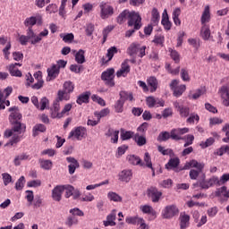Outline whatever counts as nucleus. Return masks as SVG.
Segmentation results:
<instances>
[{
    "instance_id": "f257e3e1",
    "label": "nucleus",
    "mask_w": 229,
    "mask_h": 229,
    "mask_svg": "<svg viewBox=\"0 0 229 229\" xmlns=\"http://www.w3.org/2000/svg\"><path fill=\"white\" fill-rule=\"evenodd\" d=\"M12 129H7L4 131V137L10 139L11 140L6 143V146H13L14 144H19L22 140V133H26V125L21 122H11Z\"/></svg>"
},
{
    "instance_id": "f03ea898",
    "label": "nucleus",
    "mask_w": 229,
    "mask_h": 229,
    "mask_svg": "<svg viewBox=\"0 0 229 229\" xmlns=\"http://www.w3.org/2000/svg\"><path fill=\"white\" fill-rule=\"evenodd\" d=\"M128 26H134V30H138L142 28V17L135 11L129 12Z\"/></svg>"
},
{
    "instance_id": "7ed1b4c3",
    "label": "nucleus",
    "mask_w": 229,
    "mask_h": 229,
    "mask_svg": "<svg viewBox=\"0 0 229 229\" xmlns=\"http://www.w3.org/2000/svg\"><path fill=\"white\" fill-rule=\"evenodd\" d=\"M115 70L114 68H108L106 71L103 72L101 74L102 81H105L107 87H115Z\"/></svg>"
},
{
    "instance_id": "20e7f679",
    "label": "nucleus",
    "mask_w": 229,
    "mask_h": 229,
    "mask_svg": "<svg viewBox=\"0 0 229 229\" xmlns=\"http://www.w3.org/2000/svg\"><path fill=\"white\" fill-rule=\"evenodd\" d=\"M87 138V129L83 126L75 127L69 133L68 139H76V140H83Z\"/></svg>"
},
{
    "instance_id": "39448f33",
    "label": "nucleus",
    "mask_w": 229,
    "mask_h": 229,
    "mask_svg": "<svg viewBox=\"0 0 229 229\" xmlns=\"http://www.w3.org/2000/svg\"><path fill=\"white\" fill-rule=\"evenodd\" d=\"M180 214V209L176 205L172 204L165 206V208L162 210L161 216L163 219H173L174 216H178Z\"/></svg>"
},
{
    "instance_id": "423d86ee",
    "label": "nucleus",
    "mask_w": 229,
    "mask_h": 229,
    "mask_svg": "<svg viewBox=\"0 0 229 229\" xmlns=\"http://www.w3.org/2000/svg\"><path fill=\"white\" fill-rule=\"evenodd\" d=\"M179 83L180 81L178 80H173L170 83V89L173 90L175 98H180V96H182V94L187 90V86H185V84L178 86Z\"/></svg>"
},
{
    "instance_id": "0eeeda50",
    "label": "nucleus",
    "mask_w": 229,
    "mask_h": 229,
    "mask_svg": "<svg viewBox=\"0 0 229 229\" xmlns=\"http://www.w3.org/2000/svg\"><path fill=\"white\" fill-rule=\"evenodd\" d=\"M100 8V17L101 19H109L114 15V7L105 2H101L99 4Z\"/></svg>"
},
{
    "instance_id": "6e6552de",
    "label": "nucleus",
    "mask_w": 229,
    "mask_h": 229,
    "mask_svg": "<svg viewBox=\"0 0 229 229\" xmlns=\"http://www.w3.org/2000/svg\"><path fill=\"white\" fill-rule=\"evenodd\" d=\"M174 107L178 112L180 117L187 119L191 115V107L180 104L178 101L174 102Z\"/></svg>"
},
{
    "instance_id": "1a4fd4ad",
    "label": "nucleus",
    "mask_w": 229,
    "mask_h": 229,
    "mask_svg": "<svg viewBox=\"0 0 229 229\" xmlns=\"http://www.w3.org/2000/svg\"><path fill=\"white\" fill-rule=\"evenodd\" d=\"M185 133H189V128H176L171 131V139L172 140H185V138L182 137V135H185Z\"/></svg>"
},
{
    "instance_id": "9d476101",
    "label": "nucleus",
    "mask_w": 229,
    "mask_h": 229,
    "mask_svg": "<svg viewBox=\"0 0 229 229\" xmlns=\"http://www.w3.org/2000/svg\"><path fill=\"white\" fill-rule=\"evenodd\" d=\"M147 106L148 108H158L165 106V101L162 98H155V97H148L146 98Z\"/></svg>"
},
{
    "instance_id": "9b49d317",
    "label": "nucleus",
    "mask_w": 229,
    "mask_h": 229,
    "mask_svg": "<svg viewBox=\"0 0 229 229\" xmlns=\"http://www.w3.org/2000/svg\"><path fill=\"white\" fill-rule=\"evenodd\" d=\"M130 60L129 59H125L122 64H121V69H119L116 72V76L117 78H126V76H128V74H130V71H131V66H130Z\"/></svg>"
},
{
    "instance_id": "f8f14e48",
    "label": "nucleus",
    "mask_w": 229,
    "mask_h": 229,
    "mask_svg": "<svg viewBox=\"0 0 229 229\" xmlns=\"http://www.w3.org/2000/svg\"><path fill=\"white\" fill-rule=\"evenodd\" d=\"M9 112H12L9 116L10 123H20L21 121H22V114L19 111V107H10Z\"/></svg>"
},
{
    "instance_id": "ddd939ff",
    "label": "nucleus",
    "mask_w": 229,
    "mask_h": 229,
    "mask_svg": "<svg viewBox=\"0 0 229 229\" xmlns=\"http://www.w3.org/2000/svg\"><path fill=\"white\" fill-rule=\"evenodd\" d=\"M131 178H133V171L131 169H124L118 174V180L124 183H130Z\"/></svg>"
},
{
    "instance_id": "4468645a",
    "label": "nucleus",
    "mask_w": 229,
    "mask_h": 229,
    "mask_svg": "<svg viewBox=\"0 0 229 229\" xmlns=\"http://www.w3.org/2000/svg\"><path fill=\"white\" fill-rule=\"evenodd\" d=\"M148 196L152 199L153 203H158L160 198H162V192L156 187H151L148 190Z\"/></svg>"
},
{
    "instance_id": "2eb2a0df",
    "label": "nucleus",
    "mask_w": 229,
    "mask_h": 229,
    "mask_svg": "<svg viewBox=\"0 0 229 229\" xmlns=\"http://www.w3.org/2000/svg\"><path fill=\"white\" fill-rule=\"evenodd\" d=\"M219 94L223 99L224 106H229V86L225 85L219 89Z\"/></svg>"
},
{
    "instance_id": "dca6fc26",
    "label": "nucleus",
    "mask_w": 229,
    "mask_h": 229,
    "mask_svg": "<svg viewBox=\"0 0 229 229\" xmlns=\"http://www.w3.org/2000/svg\"><path fill=\"white\" fill-rule=\"evenodd\" d=\"M66 161L70 164L68 165L69 174H74V173H76V169L80 167V163L72 157H66Z\"/></svg>"
},
{
    "instance_id": "f3484780",
    "label": "nucleus",
    "mask_w": 229,
    "mask_h": 229,
    "mask_svg": "<svg viewBox=\"0 0 229 229\" xmlns=\"http://www.w3.org/2000/svg\"><path fill=\"white\" fill-rule=\"evenodd\" d=\"M34 78L37 81V82L31 85V89H33L34 90H39V89H42L44 87V80H42V72H36L34 73Z\"/></svg>"
},
{
    "instance_id": "a211bd4d",
    "label": "nucleus",
    "mask_w": 229,
    "mask_h": 229,
    "mask_svg": "<svg viewBox=\"0 0 229 229\" xmlns=\"http://www.w3.org/2000/svg\"><path fill=\"white\" fill-rule=\"evenodd\" d=\"M52 119H62V112H60V102L55 100L52 108L50 109Z\"/></svg>"
},
{
    "instance_id": "6ab92c4d",
    "label": "nucleus",
    "mask_w": 229,
    "mask_h": 229,
    "mask_svg": "<svg viewBox=\"0 0 229 229\" xmlns=\"http://www.w3.org/2000/svg\"><path fill=\"white\" fill-rule=\"evenodd\" d=\"M140 210L143 214H148V216H151L150 221H153V219H157V211L153 209V207L149 205H143L140 207Z\"/></svg>"
},
{
    "instance_id": "aec40b11",
    "label": "nucleus",
    "mask_w": 229,
    "mask_h": 229,
    "mask_svg": "<svg viewBox=\"0 0 229 229\" xmlns=\"http://www.w3.org/2000/svg\"><path fill=\"white\" fill-rule=\"evenodd\" d=\"M127 161L131 165H140V167H144V162L140 159V157L136 155H128L126 157Z\"/></svg>"
},
{
    "instance_id": "412c9836",
    "label": "nucleus",
    "mask_w": 229,
    "mask_h": 229,
    "mask_svg": "<svg viewBox=\"0 0 229 229\" xmlns=\"http://www.w3.org/2000/svg\"><path fill=\"white\" fill-rule=\"evenodd\" d=\"M62 194H64V187L62 185L55 186L52 191L54 201H62Z\"/></svg>"
},
{
    "instance_id": "4be33fe9",
    "label": "nucleus",
    "mask_w": 229,
    "mask_h": 229,
    "mask_svg": "<svg viewBox=\"0 0 229 229\" xmlns=\"http://www.w3.org/2000/svg\"><path fill=\"white\" fill-rule=\"evenodd\" d=\"M147 85L149 87L148 90L150 92H157L158 89V80L155 76H150L147 79Z\"/></svg>"
},
{
    "instance_id": "5701e85b",
    "label": "nucleus",
    "mask_w": 229,
    "mask_h": 229,
    "mask_svg": "<svg viewBox=\"0 0 229 229\" xmlns=\"http://www.w3.org/2000/svg\"><path fill=\"white\" fill-rule=\"evenodd\" d=\"M191 167H195L198 171H203L205 168V164L198 162L196 159H192L186 163L183 169H191Z\"/></svg>"
},
{
    "instance_id": "b1692460",
    "label": "nucleus",
    "mask_w": 229,
    "mask_h": 229,
    "mask_svg": "<svg viewBox=\"0 0 229 229\" xmlns=\"http://www.w3.org/2000/svg\"><path fill=\"white\" fill-rule=\"evenodd\" d=\"M117 214L115 213V210H113L107 216L106 220H104V226H115V217Z\"/></svg>"
},
{
    "instance_id": "393cba45",
    "label": "nucleus",
    "mask_w": 229,
    "mask_h": 229,
    "mask_svg": "<svg viewBox=\"0 0 229 229\" xmlns=\"http://www.w3.org/2000/svg\"><path fill=\"white\" fill-rule=\"evenodd\" d=\"M48 78L47 81H51V80H55V78L60 74V70L56 68V64H53L51 68L47 69Z\"/></svg>"
},
{
    "instance_id": "a878e982",
    "label": "nucleus",
    "mask_w": 229,
    "mask_h": 229,
    "mask_svg": "<svg viewBox=\"0 0 229 229\" xmlns=\"http://www.w3.org/2000/svg\"><path fill=\"white\" fill-rule=\"evenodd\" d=\"M180 228L181 229H185L189 226L191 221V216L185 214V213H181L180 215Z\"/></svg>"
},
{
    "instance_id": "bb28decb",
    "label": "nucleus",
    "mask_w": 229,
    "mask_h": 229,
    "mask_svg": "<svg viewBox=\"0 0 229 229\" xmlns=\"http://www.w3.org/2000/svg\"><path fill=\"white\" fill-rule=\"evenodd\" d=\"M120 99L123 101V103H126V101H130L131 103H133L135 101V98H133L132 92L128 91H120L119 93Z\"/></svg>"
},
{
    "instance_id": "cd10ccee",
    "label": "nucleus",
    "mask_w": 229,
    "mask_h": 229,
    "mask_svg": "<svg viewBox=\"0 0 229 229\" xmlns=\"http://www.w3.org/2000/svg\"><path fill=\"white\" fill-rule=\"evenodd\" d=\"M90 96H91L90 91H86L79 95L76 100L77 105H83V103L85 104L89 103L90 99Z\"/></svg>"
},
{
    "instance_id": "c85d7f7f",
    "label": "nucleus",
    "mask_w": 229,
    "mask_h": 229,
    "mask_svg": "<svg viewBox=\"0 0 229 229\" xmlns=\"http://www.w3.org/2000/svg\"><path fill=\"white\" fill-rule=\"evenodd\" d=\"M200 22L203 25L210 22V6L207 5L202 13Z\"/></svg>"
},
{
    "instance_id": "c756f323",
    "label": "nucleus",
    "mask_w": 229,
    "mask_h": 229,
    "mask_svg": "<svg viewBox=\"0 0 229 229\" xmlns=\"http://www.w3.org/2000/svg\"><path fill=\"white\" fill-rule=\"evenodd\" d=\"M161 24L164 26L166 31H169V30H171L173 26V23H171V21H169V15H167V10H165L163 13Z\"/></svg>"
},
{
    "instance_id": "7c9ffc66",
    "label": "nucleus",
    "mask_w": 229,
    "mask_h": 229,
    "mask_svg": "<svg viewBox=\"0 0 229 229\" xmlns=\"http://www.w3.org/2000/svg\"><path fill=\"white\" fill-rule=\"evenodd\" d=\"M120 137L122 140H130V139H135V132L133 131L121 129Z\"/></svg>"
},
{
    "instance_id": "2f4dec72",
    "label": "nucleus",
    "mask_w": 229,
    "mask_h": 229,
    "mask_svg": "<svg viewBox=\"0 0 229 229\" xmlns=\"http://www.w3.org/2000/svg\"><path fill=\"white\" fill-rule=\"evenodd\" d=\"M210 26L208 24L202 25L200 29V37L203 40H208L210 38Z\"/></svg>"
},
{
    "instance_id": "473e14b6",
    "label": "nucleus",
    "mask_w": 229,
    "mask_h": 229,
    "mask_svg": "<svg viewBox=\"0 0 229 229\" xmlns=\"http://www.w3.org/2000/svg\"><path fill=\"white\" fill-rule=\"evenodd\" d=\"M178 165H180V158L173 157L168 160L167 164L165 165V169L171 171L172 169H176Z\"/></svg>"
},
{
    "instance_id": "72a5a7b5",
    "label": "nucleus",
    "mask_w": 229,
    "mask_h": 229,
    "mask_svg": "<svg viewBox=\"0 0 229 229\" xmlns=\"http://www.w3.org/2000/svg\"><path fill=\"white\" fill-rule=\"evenodd\" d=\"M140 46V44L139 43H131L127 48V55H129V56H135V55H138Z\"/></svg>"
},
{
    "instance_id": "f704fd0d",
    "label": "nucleus",
    "mask_w": 229,
    "mask_h": 229,
    "mask_svg": "<svg viewBox=\"0 0 229 229\" xmlns=\"http://www.w3.org/2000/svg\"><path fill=\"white\" fill-rule=\"evenodd\" d=\"M107 137H111V142L113 144H117L119 142V131H114L113 129H109L106 132Z\"/></svg>"
},
{
    "instance_id": "c9c22d12",
    "label": "nucleus",
    "mask_w": 229,
    "mask_h": 229,
    "mask_svg": "<svg viewBox=\"0 0 229 229\" xmlns=\"http://www.w3.org/2000/svg\"><path fill=\"white\" fill-rule=\"evenodd\" d=\"M46 130H47L46 125L42 123H37L32 129V136L38 137L39 133H44Z\"/></svg>"
},
{
    "instance_id": "e433bc0d",
    "label": "nucleus",
    "mask_w": 229,
    "mask_h": 229,
    "mask_svg": "<svg viewBox=\"0 0 229 229\" xmlns=\"http://www.w3.org/2000/svg\"><path fill=\"white\" fill-rule=\"evenodd\" d=\"M8 71L11 74V76H14L15 78H21L22 77V72L19 70L15 64H10Z\"/></svg>"
},
{
    "instance_id": "4c0bfd02",
    "label": "nucleus",
    "mask_w": 229,
    "mask_h": 229,
    "mask_svg": "<svg viewBox=\"0 0 229 229\" xmlns=\"http://www.w3.org/2000/svg\"><path fill=\"white\" fill-rule=\"evenodd\" d=\"M215 195L216 198H221V196L224 198H229V190L226 186H222L221 188L216 189Z\"/></svg>"
},
{
    "instance_id": "58836bf2",
    "label": "nucleus",
    "mask_w": 229,
    "mask_h": 229,
    "mask_svg": "<svg viewBox=\"0 0 229 229\" xmlns=\"http://www.w3.org/2000/svg\"><path fill=\"white\" fill-rule=\"evenodd\" d=\"M38 162L41 169H45V171H49L53 168V161L49 159H39Z\"/></svg>"
},
{
    "instance_id": "ea45409f",
    "label": "nucleus",
    "mask_w": 229,
    "mask_h": 229,
    "mask_svg": "<svg viewBox=\"0 0 229 229\" xmlns=\"http://www.w3.org/2000/svg\"><path fill=\"white\" fill-rule=\"evenodd\" d=\"M134 142H136L137 146L141 148V146H146V144H148V140H146V136L139 135V133H136L134 135Z\"/></svg>"
},
{
    "instance_id": "a19ab883",
    "label": "nucleus",
    "mask_w": 229,
    "mask_h": 229,
    "mask_svg": "<svg viewBox=\"0 0 229 229\" xmlns=\"http://www.w3.org/2000/svg\"><path fill=\"white\" fill-rule=\"evenodd\" d=\"M117 47H111L109 49H107V61H105V58H102L103 64H106V62H110L114 58V55H117Z\"/></svg>"
},
{
    "instance_id": "79ce46f5",
    "label": "nucleus",
    "mask_w": 229,
    "mask_h": 229,
    "mask_svg": "<svg viewBox=\"0 0 229 229\" xmlns=\"http://www.w3.org/2000/svg\"><path fill=\"white\" fill-rule=\"evenodd\" d=\"M69 99H71L69 93H66L64 90H59L57 92V98L55 99L57 103H60V101H69Z\"/></svg>"
},
{
    "instance_id": "37998d69",
    "label": "nucleus",
    "mask_w": 229,
    "mask_h": 229,
    "mask_svg": "<svg viewBox=\"0 0 229 229\" xmlns=\"http://www.w3.org/2000/svg\"><path fill=\"white\" fill-rule=\"evenodd\" d=\"M75 62L80 64H85V50L80 49L76 54H75Z\"/></svg>"
},
{
    "instance_id": "c03bdc74",
    "label": "nucleus",
    "mask_w": 229,
    "mask_h": 229,
    "mask_svg": "<svg viewBox=\"0 0 229 229\" xmlns=\"http://www.w3.org/2000/svg\"><path fill=\"white\" fill-rule=\"evenodd\" d=\"M114 111L116 114H123L124 112V101L121 100V98L114 103Z\"/></svg>"
},
{
    "instance_id": "a18cd8bd",
    "label": "nucleus",
    "mask_w": 229,
    "mask_h": 229,
    "mask_svg": "<svg viewBox=\"0 0 229 229\" xmlns=\"http://www.w3.org/2000/svg\"><path fill=\"white\" fill-rule=\"evenodd\" d=\"M107 198L110 201H114L116 203H121V201H123V197H120L119 194L114 191H109L107 193Z\"/></svg>"
},
{
    "instance_id": "49530a36",
    "label": "nucleus",
    "mask_w": 229,
    "mask_h": 229,
    "mask_svg": "<svg viewBox=\"0 0 229 229\" xmlns=\"http://www.w3.org/2000/svg\"><path fill=\"white\" fill-rule=\"evenodd\" d=\"M143 160H144L143 167H148V169H153V163L151 162V156L149 155V152L145 153Z\"/></svg>"
},
{
    "instance_id": "de8ad7c7",
    "label": "nucleus",
    "mask_w": 229,
    "mask_h": 229,
    "mask_svg": "<svg viewBox=\"0 0 229 229\" xmlns=\"http://www.w3.org/2000/svg\"><path fill=\"white\" fill-rule=\"evenodd\" d=\"M64 91L67 94L74 92V83H72L71 81H65L64 83Z\"/></svg>"
},
{
    "instance_id": "09e8293b",
    "label": "nucleus",
    "mask_w": 229,
    "mask_h": 229,
    "mask_svg": "<svg viewBox=\"0 0 229 229\" xmlns=\"http://www.w3.org/2000/svg\"><path fill=\"white\" fill-rule=\"evenodd\" d=\"M152 42H154L156 46H161L162 47H164V42H165V37H164V35L157 34L154 37V39L152 40Z\"/></svg>"
},
{
    "instance_id": "8fccbe9b",
    "label": "nucleus",
    "mask_w": 229,
    "mask_h": 229,
    "mask_svg": "<svg viewBox=\"0 0 229 229\" xmlns=\"http://www.w3.org/2000/svg\"><path fill=\"white\" fill-rule=\"evenodd\" d=\"M171 139V131H162L157 136L158 142H165L166 140H169Z\"/></svg>"
},
{
    "instance_id": "3c124183",
    "label": "nucleus",
    "mask_w": 229,
    "mask_h": 229,
    "mask_svg": "<svg viewBox=\"0 0 229 229\" xmlns=\"http://www.w3.org/2000/svg\"><path fill=\"white\" fill-rule=\"evenodd\" d=\"M183 138H185V140H182L185 142L183 148H189V146H192V144H194V135L188 134L183 136Z\"/></svg>"
},
{
    "instance_id": "603ef678",
    "label": "nucleus",
    "mask_w": 229,
    "mask_h": 229,
    "mask_svg": "<svg viewBox=\"0 0 229 229\" xmlns=\"http://www.w3.org/2000/svg\"><path fill=\"white\" fill-rule=\"evenodd\" d=\"M186 123H188V124H194V123H199V115H198V114L196 113H191L187 118Z\"/></svg>"
},
{
    "instance_id": "864d4df0",
    "label": "nucleus",
    "mask_w": 229,
    "mask_h": 229,
    "mask_svg": "<svg viewBox=\"0 0 229 229\" xmlns=\"http://www.w3.org/2000/svg\"><path fill=\"white\" fill-rule=\"evenodd\" d=\"M128 15H130V12L128 11H123L122 12L118 17L116 18V22L118 24H123V22H124V21H126V18L128 17Z\"/></svg>"
},
{
    "instance_id": "5fc2aeb1",
    "label": "nucleus",
    "mask_w": 229,
    "mask_h": 229,
    "mask_svg": "<svg viewBox=\"0 0 229 229\" xmlns=\"http://www.w3.org/2000/svg\"><path fill=\"white\" fill-rule=\"evenodd\" d=\"M141 218L142 217H139L138 216H127L125 218V222L127 223V225H139Z\"/></svg>"
},
{
    "instance_id": "6e6d98bb",
    "label": "nucleus",
    "mask_w": 229,
    "mask_h": 229,
    "mask_svg": "<svg viewBox=\"0 0 229 229\" xmlns=\"http://www.w3.org/2000/svg\"><path fill=\"white\" fill-rule=\"evenodd\" d=\"M128 145H122L120 147L117 148V151L115 153V157L116 158H121L122 155H124V153H126V151H128Z\"/></svg>"
},
{
    "instance_id": "4d7b16f0",
    "label": "nucleus",
    "mask_w": 229,
    "mask_h": 229,
    "mask_svg": "<svg viewBox=\"0 0 229 229\" xmlns=\"http://www.w3.org/2000/svg\"><path fill=\"white\" fill-rule=\"evenodd\" d=\"M24 183H26V179L24 176H21L15 183L16 191H22L24 189Z\"/></svg>"
},
{
    "instance_id": "13d9d810",
    "label": "nucleus",
    "mask_w": 229,
    "mask_h": 229,
    "mask_svg": "<svg viewBox=\"0 0 229 229\" xmlns=\"http://www.w3.org/2000/svg\"><path fill=\"white\" fill-rule=\"evenodd\" d=\"M151 21L154 24H158V21H160V13H158V9L153 8Z\"/></svg>"
},
{
    "instance_id": "bf43d9fd",
    "label": "nucleus",
    "mask_w": 229,
    "mask_h": 229,
    "mask_svg": "<svg viewBox=\"0 0 229 229\" xmlns=\"http://www.w3.org/2000/svg\"><path fill=\"white\" fill-rule=\"evenodd\" d=\"M35 24H37V17L35 16L26 18L24 21V26L26 27L30 26L29 28H33Z\"/></svg>"
},
{
    "instance_id": "052dcab7",
    "label": "nucleus",
    "mask_w": 229,
    "mask_h": 229,
    "mask_svg": "<svg viewBox=\"0 0 229 229\" xmlns=\"http://www.w3.org/2000/svg\"><path fill=\"white\" fill-rule=\"evenodd\" d=\"M110 114V109L104 108L100 112H95V116L98 117V121H101L102 117H106Z\"/></svg>"
},
{
    "instance_id": "680f3d73",
    "label": "nucleus",
    "mask_w": 229,
    "mask_h": 229,
    "mask_svg": "<svg viewBox=\"0 0 229 229\" xmlns=\"http://www.w3.org/2000/svg\"><path fill=\"white\" fill-rule=\"evenodd\" d=\"M65 225H66V226H69V228H71V226H72V225H78V217L73 216H68L66 218Z\"/></svg>"
},
{
    "instance_id": "e2e57ef3",
    "label": "nucleus",
    "mask_w": 229,
    "mask_h": 229,
    "mask_svg": "<svg viewBox=\"0 0 229 229\" xmlns=\"http://www.w3.org/2000/svg\"><path fill=\"white\" fill-rule=\"evenodd\" d=\"M227 151H229V146L224 145L215 151V155L217 157H223L224 153H227Z\"/></svg>"
},
{
    "instance_id": "0e129e2a",
    "label": "nucleus",
    "mask_w": 229,
    "mask_h": 229,
    "mask_svg": "<svg viewBox=\"0 0 229 229\" xmlns=\"http://www.w3.org/2000/svg\"><path fill=\"white\" fill-rule=\"evenodd\" d=\"M64 187V191H65V198H69L70 196H72V192H74V188L72 185H62Z\"/></svg>"
},
{
    "instance_id": "69168bd1",
    "label": "nucleus",
    "mask_w": 229,
    "mask_h": 229,
    "mask_svg": "<svg viewBox=\"0 0 229 229\" xmlns=\"http://www.w3.org/2000/svg\"><path fill=\"white\" fill-rule=\"evenodd\" d=\"M28 158H30V156L25 153L16 156L14 158V165H19L21 164V160H28Z\"/></svg>"
},
{
    "instance_id": "338daca9",
    "label": "nucleus",
    "mask_w": 229,
    "mask_h": 229,
    "mask_svg": "<svg viewBox=\"0 0 229 229\" xmlns=\"http://www.w3.org/2000/svg\"><path fill=\"white\" fill-rule=\"evenodd\" d=\"M181 78L182 81H191V76L189 75V70L182 68L181 70Z\"/></svg>"
},
{
    "instance_id": "774afa93",
    "label": "nucleus",
    "mask_w": 229,
    "mask_h": 229,
    "mask_svg": "<svg viewBox=\"0 0 229 229\" xmlns=\"http://www.w3.org/2000/svg\"><path fill=\"white\" fill-rule=\"evenodd\" d=\"M222 131L225 133V138L223 139V142H226L228 143L229 142V124L226 123Z\"/></svg>"
}]
</instances>
